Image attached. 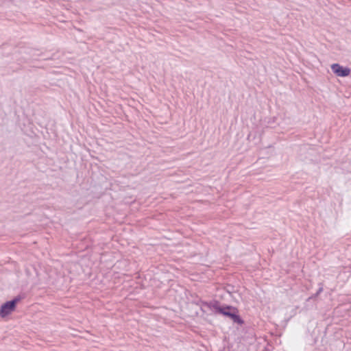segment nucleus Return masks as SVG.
I'll return each instance as SVG.
<instances>
[{
  "label": "nucleus",
  "mask_w": 351,
  "mask_h": 351,
  "mask_svg": "<svg viewBox=\"0 0 351 351\" xmlns=\"http://www.w3.org/2000/svg\"><path fill=\"white\" fill-rule=\"evenodd\" d=\"M197 304L201 305V311L205 312L204 308H207L215 315H220L231 319L233 323L241 326L245 324L244 319L241 317L239 309L232 305L222 304L220 301L213 299L210 301L199 300Z\"/></svg>",
  "instance_id": "1"
},
{
  "label": "nucleus",
  "mask_w": 351,
  "mask_h": 351,
  "mask_svg": "<svg viewBox=\"0 0 351 351\" xmlns=\"http://www.w3.org/2000/svg\"><path fill=\"white\" fill-rule=\"evenodd\" d=\"M37 52L38 50L29 47L21 48L19 51L20 56L17 58L19 64L29 63L33 60H35L36 57L38 56Z\"/></svg>",
  "instance_id": "2"
},
{
  "label": "nucleus",
  "mask_w": 351,
  "mask_h": 351,
  "mask_svg": "<svg viewBox=\"0 0 351 351\" xmlns=\"http://www.w3.org/2000/svg\"><path fill=\"white\" fill-rule=\"evenodd\" d=\"M334 74L338 77H345L350 75L351 69L348 66H343L339 63H334L330 66Z\"/></svg>",
  "instance_id": "3"
},
{
  "label": "nucleus",
  "mask_w": 351,
  "mask_h": 351,
  "mask_svg": "<svg viewBox=\"0 0 351 351\" xmlns=\"http://www.w3.org/2000/svg\"><path fill=\"white\" fill-rule=\"evenodd\" d=\"M15 310L16 308L9 300H8L0 306V317L1 318H5L8 315H11L12 312L15 311Z\"/></svg>",
  "instance_id": "4"
},
{
  "label": "nucleus",
  "mask_w": 351,
  "mask_h": 351,
  "mask_svg": "<svg viewBox=\"0 0 351 351\" xmlns=\"http://www.w3.org/2000/svg\"><path fill=\"white\" fill-rule=\"evenodd\" d=\"M25 298V294L24 293H21L18 294L16 296L14 297L12 300H9L12 305L16 308L17 304Z\"/></svg>",
  "instance_id": "5"
},
{
  "label": "nucleus",
  "mask_w": 351,
  "mask_h": 351,
  "mask_svg": "<svg viewBox=\"0 0 351 351\" xmlns=\"http://www.w3.org/2000/svg\"><path fill=\"white\" fill-rule=\"evenodd\" d=\"M319 289L318 290L316 291L315 293L314 294H312L310 297H308L307 299H306V302H309L311 301V300H315L318 295L323 291V284L322 282L319 283Z\"/></svg>",
  "instance_id": "6"
},
{
  "label": "nucleus",
  "mask_w": 351,
  "mask_h": 351,
  "mask_svg": "<svg viewBox=\"0 0 351 351\" xmlns=\"http://www.w3.org/2000/svg\"><path fill=\"white\" fill-rule=\"evenodd\" d=\"M226 288H227V292H228V293L234 292V286L230 285H228L226 287Z\"/></svg>",
  "instance_id": "7"
},
{
  "label": "nucleus",
  "mask_w": 351,
  "mask_h": 351,
  "mask_svg": "<svg viewBox=\"0 0 351 351\" xmlns=\"http://www.w3.org/2000/svg\"><path fill=\"white\" fill-rule=\"evenodd\" d=\"M271 120L268 121V123H274L275 121V119L276 118L275 117H273L272 119H270Z\"/></svg>",
  "instance_id": "8"
}]
</instances>
